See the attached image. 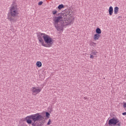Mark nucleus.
I'll return each mask as SVG.
<instances>
[{"mask_svg":"<svg viewBox=\"0 0 126 126\" xmlns=\"http://www.w3.org/2000/svg\"><path fill=\"white\" fill-rule=\"evenodd\" d=\"M9 10L8 19L11 22L14 20L13 17H16V16L18 15V9L17 8L16 3L14 2L12 3L11 6L9 8Z\"/></svg>","mask_w":126,"mask_h":126,"instance_id":"nucleus-4","label":"nucleus"},{"mask_svg":"<svg viewBox=\"0 0 126 126\" xmlns=\"http://www.w3.org/2000/svg\"><path fill=\"white\" fill-rule=\"evenodd\" d=\"M31 91L32 95H36L42 91V89H39L38 87H34L32 88Z\"/></svg>","mask_w":126,"mask_h":126,"instance_id":"nucleus-6","label":"nucleus"},{"mask_svg":"<svg viewBox=\"0 0 126 126\" xmlns=\"http://www.w3.org/2000/svg\"><path fill=\"white\" fill-rule=\"evenodd\" d=\"M118 123H120V120L118 119L117 118L113 117L112 119H110L108 121V125L109 126H116Z\"/></svg>","mask_w":126,"mask_h":126,"instance_id":"nucleus-5","label":"nucleus"},{"mask_svg":"<svg viewBox=\"0 0 126 126\" xmlns=\"http://www.w3.org/2000/svg\"><path fill=\"white\" fill-rule=\"evenodd\" d=\"M123 107L124 108H126V102H124L123 103Z\"/></svg>","mask_w":126,"mask_h":126,"instance_id":"nucleus-20","label":"nucleus"},{"mask_svg":"<svg viewBox=\"0 0 126 126\" xmlns=\"http://www.w3.org/2000/svg\"><path fill=\"white\" fill-rule=\"evenodd\" d=\"M36 65L38 67H41L42 66V63L40 61H38L36 62Z\"/></svg>","mask_w":126,"mask_h":126,"instance_id":"nucleus-11","label":"nucleus"},{"mask_svg":"<svg viewBox=\"0 0 126 126\" xmlns=\"http://www.w3.org/2000/svg\"><path fill=\"white\" fill-rule=\"evenodd\" d=\"M92 54L94 56H96V55H97L98 54V52L97 51H94V52H92Z\"/></svg>","mask_w":126,"mask_h":126,"instance_id":"nucleus-14","label":"nucleus"},{"mask_svg":"<svg viewBox=\"0 0 126 126\" xmlns=\"http://www.w3.org/2000/svg\"><path fill=\"white\" fill-rule=\"evenodd\" d=\"M43 116L40 115V113H36L28 116L25 120L28 125H32V126H43L44 123L40 121L43 120Z\"/></svg>","mask_w":126,"mask_h":126,"instance_id":"nucleus-2","label":"nucleus"},{"mask_svg":"<svg viewBox=\"0 0 126 126\" xmlns=\"http://www.w3.org/2000/svg\"><path fill=\"white\" fill-rule=\"evenodd\" d=\"M116 126H121V122L119 121V123H117V124L116 125Z\"/></svg>","mask_w":126,"mask_h":126,"instance_id":"nucleus-19","label":"nucleus"},{"mask_svg":"<svg viewBox=\"0 0 126 126\" xmlns=\"http://www.w3.org/2000/svg\"><path fill=\"white\" fill-rule=\"evenodd\" d=\"M57 12H58V11H57V10L52 11V13H53V14H54V15L57 14Z\"/></svg>","mask_w":126,"mask_h":126,"instance_id":"nucleus-15","label":"nucleus"},{"mask_svg":"<svg viewBox=\"0 0 126 126\" xmlns=\"http://www.w3.org/2000/svg\"><path fill=\"white\" fill-rule=\"evenodd\" d=\"M95 32H96V34H98L100 35V34H101V29L99 28H96V29L95 30Z\"/></svg>","mask_w":126,"mask_h":126,"instance_id":"nucleus-9","label":"nucleus"},{"mask_svg":"<svg viewBox=\"0 0 126 126\" xmlns=\"http://www.w3.org/2000/svg\"><path fill=\"white\" fill-rule=\"evenodd\" d=\"M92 46H93V47H95V46H96V45H97V43H95V42H92Z\"/></svg>","mask_w":126,"mask_h":126,"instance_id":"nucleus-17","label":"nucleus"},{"mask_svg":"<svg viewBox=\"0 0 126 126\" xmlns=\"http://www.w3.org/2000/svg\"><path fill=\"white\" fill-rule=\"evenodd\" d=\"M63 7H64V6L63 4H60L58 6V9H59V10H61V9H62V8H63Z\"/></svg>","mask_w":126,"mask_h":126,"instance_id":"nucleus-12","label":"nucleus"},{"mask_svg":"<svg viewBox=\"0 0 126 126\" xmlns=\"http://www.w3.org/2000/svg\"><path fill=\"white\" fill-rule=\"evenodd\" d=\"M38 5H42L43 4V1H40V2H38Z\"/></svg>","mask_w":126,"mask_h":126,"instance_id":"nucleus-18","label":"nucleus"},{"mask_svg":"<svg viewBox=\"0 0 126 126\" xmlns=\"http://www.w3.org/2000/svg\"><path fill=\"white\" fill-rule=\"evenodd\" d=\"M108 11H109V15H113V12L114 11V9L113 8V7L112 6H110L109 7Z\"/></svg>","mask_w":126,"mask_h":126,"instance_id":"nucleus-7","label":"nucleus"},{"mask_svg":"<svg viewBox=\"0 0 126 126\" xmlns=\"http://www.w3.org/2000/svg\"><path fill=\"white\" fill-rule=\"evenodd\" d=\"M100 37H101V35L96 33L95 34H94V40H99V38H100Z\"/></svg>","mask_w":126,"mask_h":126,"instance_id":"nucleus-8","label":"nucleus"},{"mask_svg":"<svg viewBox=\"0 0 126 126\" xmlns=\"http://www.w3.org/2000/svg\"><path fill=\"white\" fill-rule=\"evenodd\" d=\"M122 115H123V116H126V112H124V113H122Z\"/></svg>","mask_w":126,"mask_h":126,"instance_id":"nucleus-22","label":"nucleus"},{"mask_svg":"<svg viewBox=\"0 0 126 126\" xmlns=\"http://www.w3.org/2000/svg\"><path fill=\"white\" fill-rule=\"evenodd\" d=\"M51 122H52L51 119H49L48 122L47 123V126H50V125H51Z\"/></svg>","mask_w":126,"mask_h":126,"instance_id":"nucleus-16","label":"nucleus"},{"mask_svg":"<svg viewBox=\"0 0 126 126\" xmlns=\"http://www.w3.org/2000/svg\"><path fill=\"white\" fill-rule=\"evenodd\" d=\"M45 116L46 118H50V113H49V112H46Z\"/></svg>","mask_w":126,"mask_h":126,"instance_id":"nucleus-13","label":"nucleus"},{"mask_svg":"<svg viewBox=\"0 0 126 126\" xmlns=\"http://www.w3.org/2000/svg\"><path fill=\"white\" fill-rule=\"evenodd\" d=\"M38 40L42 46L47 48H51L54 44V39L50 35L44 33H40L37 35Z\"/></svg>","mask_w":126,"mask_h":126,"instance_id":"nucleus-3","label":"nucleus"},{"mask_svg":"<svg viewBox=\"0 0 126 126\" xmlns=\"http://www.w3.org/2000/svg\"><path fill=\"white\" fill-rule=\"evenodd\" d=\"M119 12V7L116 6L114 8V14H118Z\"/></svg>","mask_w":126,"mask_h":126,"instance_id":"nucleus-10","label":"nucleus"},{"mask_svg":"<svg viewBox=\"0 0 126 126\" xmlns=\"http://www.w3.org/2000/svg\"><path fill=\"white\" fill-rule=\"evenodd\" d=\"M67 13H62L59 16L55 17L53 20V24L57 31H63L64 26L70 25L71 21H66Z\"/></svg>","mask_w":126,"mask_h":126,"instance_id":"nucleus-1","label":"nucleus"},{"mask_svg":"<svg viewBox=\"0 0 126 126\" xmlns=\"http://www.w3.org/2000/svg\"><path fill=\"white\" fill-rule=\"evenodd\" d=\"M90 59H94V56H93V55H90Z\"/></svg>","mask_w":126,"mask_h":126,"instance_id":"nucleus-21","label":"nucleus"}]
</instances>
